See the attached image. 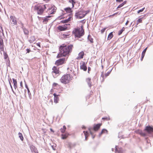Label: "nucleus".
<instances>
[{
    "label": "nucleus",
    "instance_id": "c03bdc74",
    "mask_svg": "<svg viewBox=\"0 0 153 153\" xmlns=\"http://www.w3.org/2000/svg\"><path fill=\"white\" fill-rule=\"evenodd\" d=\"M89 131L90 134L92 135L93 138H94L95 137V136H93V133L91 131L90 129H89Z\"/></svg>",
    "mask_w": 153,
    "mask_h": 153
},
{
    "label": "nucleus",
    "instance_id": "a878e982",
    "mask_svg": "<svg viewBox=\"0 0 153 153\" xmlns=\"http://www.w3.org/2000/svg\"><path fill=\"white\" fill-rule=\"evenodd\" d=\"M113 34L112 32L110 33L108 35V40H110L113 37Z\"/></svg>",
    "mask_w": 153,
    "mask_h": 153
},
{
    "label": "nucleus",
    "instance_id": "864d4df0",
    "mask_svg": "<svg viewBox=\"0 0 153 153\" xmlns=\"http://www.w3.org/2000/svg\"><path fill=\"white\" fill-rule=\"evenodd\" d=\"M20 86L22 87V88L23 87V84H22V81H21L20 83Z\"/></svg>",
    "mask_w": 153,
    "mask_h": 153
},
{
    "label": "nucleus",
    "instance_id": "bb28decb",
    "mask_svg": "<svg viewBox=\"0 0 153 153\" xmlns=\"http://www.w3.org/2000/svg\"><path fill=\"white\" fill-rule=\"evenodd\" d=\"M66 129V127L65 126H63V128H62L60 129V131L62 133H63L65 132V130Z\"/></svg>",
    "mask_w": 153,
    "mask_h": 153
},
{
    "label": "nucleus",
    "instance_id": "774afa93",
    "mask_svg": "<svg viewBox=\"0 0 153 153\" xmlns=\"http://www.w3.org/2000/svg\"><path fill=\"white\" fill-rule=\"evenodd\" d=\"M111 150L112 151H113L114 150V149L113 148H112Z\"/></svg>",
    "mask_w": 153,
    "mask_h": 153
},
{
    "label": "nucleus",
    "instance_id": "2f4dec72",
    "mask_svg": "<svg viewBox=\"0 0 153 153\" xmlns=\"http://www.w3.org/2000/svg\"><path fill=\"white\" fill-rule=\"evenodd\" d=\"M69 2L72 4V7H74L75 2L73 0H69Z\"/></svg>",
    "mask_w": 153,
    "mask_h": 153
},
{
    "label": "nucleus",
    "instance_id": "412c9836",
    "mask_svg": "<svg viewBox=\"0 0 153 153\" xmlns=\"http://www.w3.org/2000/svg\"><path fill=\"white\" fill-rule=\"evenodd\" d=\"M56 8L55 7H52L51 8H49L48 10H51L52 11L53 10V11L52 12H51V14H53L54 13V12L56 11Z\"/></svg>",
    "mask_w": 153,
    "mask_h": 153
},
{
    "label": "nucleus",
    "instance_id": "4468645a",
    "mask_svg": "<svg viewBox=\"0 0 153 153\" xmlns=\"http://www.w3.org/2000/svg\"><path fill=\"white\" fill-rule=\"evenodd\" d=\"M84 55V53L83 51H82L79 53L78 54V56L77 57L76 59H82Z\"/></svg>",
    "mask_w": 153,
    "mask_h": 153
},
{
    "label": "nucleus",
    "instance_id": "a211bd4d",
    "mask_svg": "<svg viewBox=\"0 0 153 153\" xmlns=\"http://www.w3.org/2000/svg\"><path fill=\"white\" fill-rule=\"evenodd\" d=\"M52 70L53 71L52 72V74H53V73L55 74H57L59 73V70L57 69V68L55 67H54L53 68Z\"/></svg>",
    "mask_w": 153,
    "mask_h": 153
},
{
    "label": "nucleus",
    "instance_id": "6ab92c4d",
    "mask_svg": "<svg viewBox=\"0 0 153 153\" xmlns=\"http://www.w3.org/2000/svg\"><path fill=\"white\" fill-rule=\"evenodd\" d=\"M64 10L66 11V13H69L70 14H71L72 11L71 8L69 7L65 8H64Z\"/></svg>",
    "mask_w": 153,
    "mask_h": 153
},
{
    "label": "nucleus",
    "instance_id": "c756f323",
    "mask_svg": "<svg viewBox=\"0 0 153 153\" xmlns=\"http://www.w3.org/2000/svg\"><path fill=\"white\" fill-rule=\"evenodd\" d=\"M19 135V138H20V140L22 141H23L24 139L23 137L22 136V134L21 133L19 132L18 134Z\"/></svg>",
    "mask_w": 153,
    "mask_h": 153
},
{
    "label": "nucleus",
    "instance_id": "338daca9",
    "mask_svg": "<svg viewBox=\"0 0 153 153\" xmlns=\"http://www.w3.org/2000/svg\"><path fill=\"white\" fill-rule=\"evenodd\" d=\"M117 14V13H114V14H113V15H112V16H114V15H115V14Z\"/></svg>",
    "mask_w": 153,
    "mask_h": 153
},
{
    "label": "nucleus",
    "instance_id": "ddd939ff",
    "mask_svg": "<svg viewBox=\"0 0 153 153\" xmlns=\"http://www.w3.org/2000/svg\"><path fill=\"white\" fill-rule=\"evenodd\" d=\"M10 18L13 22V25H16L17 24V21L16 18L14 16H10Z\"/></svg>",
    "mask_w": 153,
    "mask_h": 153
},
{
    "label": "nucleus",
    "instance_id": "603ef678",
    "mask_svg": "<svg viewBox=\"0 0 153 153\" xmlns=\"http://www.w3.org/2000/svg\"><path fill=\"white\" fill-rule=\"evenodd\" d=\"M27 92H28V95H29V96L30 95H31V93L30 92V91L29 90H27Z\"/></svg>",
    "mask_w": 153,
    "mask_h": 153
},
{
    "label": "nucleus",
    "instance_id": "aec40b11",
    "mask_svg": "<svg viewBox=\"0 0 153 153\" xmlns=\"http://www.w3.org/2000/svg\"><path fill=\"white\" fill-rule=\"evenodd\" d=\"M67 27H64L61 26H59L58 27V29L60 31H64L66 30Z\"/></svg>",
    "mask_w": 153,
    "mask_h": 153
},
{
    "label": "nucleus",
    "instance_id": "ea45409f",
    "mask_svg": "<svg viewBox=\"0 0 153 153\" xmlns=\"http://www.w3.org/2000/svg\"><path fill=\"white\" fill-rule=\"evenodd\" d=\"M62 138L63 139H65L67 137V136L66 135H64L63 134H62Z\"/></svg>",
    "mask_w": 153,
    "mask_h": 153
},
{
    "label": "nucleus",
    "instance_id": "09e8293b",
    "mask_svg": "<svg viewBox=\"0 0 153 153\" xmlns=\"http://www.w3.org/2000/svg\"><path fill=\"white\" fill-rule=\"evenodd\" d=\"M26 51L27 53H29L30 51V50L29 49L27 48L26 49Z\"/></svg>",
    "mask_w": 153,
    "mask_h": 153
},
{
    "label": "nucleus",
    "instance_id": "58836bf2",
    "mask_svg": "<svg viewBox=\"0 0 153 153\" xmlns=\"http://www.w3.org/2000/svg\"><path fill=\"white\" fill-rule=\"evenodd\" d=\"M84 13L85 16L87 14H88L89 12V10H88L87 11H85L84 10Z\"/></svg>",
    "mask_w": 153,
    "mask_h": 153
},
{
    "label": "nucleus",
    "instance_id": "7c9ffc66",
    "mask_svg": "<svg viewBox=\"0 0 153 153\" xmlns=\"http://www.w3.org/2000/svg\"><path fill=\"white\" fill-rule=\"evenodd\" d=\"M83 133H84L85 136V140H87V137L88 136V133L87 131H83Z\"/></svg>",
    "mask_w": 153,
    "mask_h": 153
},
{
    "label": "nucleus",
    "instance_id": "4c0bfd02",
    "mask_svg": "<svg viewBox=\"0 0 153 153\" xmlns=\"http://www.w3.org/2000/svg\"><path fill=\"white\" fill-rule=\"evenodd\" d=\"M111 70H112V69L110 71L106 73L105 74V77H106L107 76H108L109 75V74H110V73H111Z\"/></svg>",
    "mask_w": 153,
    "mask_h": 153
},
{
    "label": "nucleus",
    "instance_id": "680f3d73",
    "mask_svg": "<svg viewBox=\"0 0 153 153\" xmlns=\"http://www.w3.org/2000/svg\"><path fill=\"white\" fill-rule=\"evenodd\" d=\"M88 73H89V71H90V70H91V68H89V67H88Z\"/></svg>",
    "mask_w": 153,
    "mask_h": 153
},
{
    "label": "nucleus",
    "instance_id": "e433bc0d",
    "mask_svg": "<svg viewBox=\"0 0 153 153\" xmlns=\"http://www.w3.org/2000/svg\"><path fill=\"white\" fill-rule=\"evenodd\" d=\"M51 147L52 148V149L54 150H55L56 149V144H55L53 145H52L51 146Z\"/></svg>",
    "mask_w": 153,
    "mask_h": 153
},
{
    "label": "nucleus",
    "instance_id": "4d7b16f0",
    "mask_svg": "<svg viewBox=\"0 0 153 153\" xmlns=\"http://www.w3.org/2000/svg\"><path fill=\"white\" fill-rule=\"evenodd\" d=\"M125 29V28L124 27H123L121 30H122V31H123Z\"/></svg>",
    "mask_w": 153,
    "mask_h": 153
},
{
    "label": "nucleus",
    "instance_id": "8fccbe9b",
    "mask_svg": "<svg viewBox=\"0 0 153 153\" xmlns=\"http://www.w3.org/2000/svg\"><path fill=\"white\" fill-rule=\"evenodd\" d=\"M72 19V18L71 17H70L67 19L68 21L69 22Z\"/></svg>",
    "mask_w": 153,
    "mask_h": 153
},
{
    "label": "nucleus",
    "instance_id": "9b49d317",
    "mask_svg": "<svg viewBox=\"0 0 153 153\" xmlns=\"http://www.w3.org/2000/svg\"><path fill=\"white\" fill-rule=\"evenodd\" d=\"M91 79L90 78H88L86 79V81L88 84L89 87L91 88L92 85V82L91 81Z\"/></svg>",
    "mask_w": 153,
    "mask_h": 153
},
{
    "label": "nucleus",
    "instance_id": "bf43d9fd",
    "mask_svg": "<svg viewBox=\"0 0 153 153\" xmlns=\"http://www.w3.org/2000/svg\"><path fill=\"white\" fill-rule=\"evenodd\" d=\"M126 1H124L123 3H122L123 5H124L125 4H126Z\"/></svg>",
    "mask_w": 153,
    "mask_h": 153
},
{
    "label": "nucleus",
    "instance_id": "7ed1b4c3",
    "mask_svg": "<svg viewBox=\"0 0 153 153\" xmlns=\"http://www.w3.org/2000/svg\"><path fill=\"white\" fill-rule=\"evenodd\" d=\"M144 131L146 132L145 133L142 131H138V133L141 136L145 137L147 135V134H150L153 133V128L150 126H147L144 129Z\"/></svg>",
    "mask_w": 153,
    "mask_h": 153
},
{
    "label": "nucleus",
    "instance_id": "1a4fd4ad",
    "mask_svg": "<svg viewBox=\"0 0 153 153\" xmlns=\"http://www.w3.org/2000/svg\"><path fill=\"white\" fill-rule=\"evenodd\" d=\"M0 51H4V46L3 40L0 37Z\"/></svg>",
    "mask_w": 153,
    "mask_h": 153
},
{
    "label": "nucleus",
    "instance_id": "3c124183",
    "mask_svg": "<svg viewBox=\"0 0 153 153\" xmlns=\"http://www.w3.org/2000/svg\"><path fill=\"white\" fill-rule=\"evenodd\" d=\"M123 1V0H116V1L118 2H122Z\"/></svg>",
    "mask_w": 153,
    "mask_h": 153
},
{
    "label": "nucleus",
    "instance_id": "13d9d810",
    "mask_svg": "<svg viewBox=\"0 0 153 153\" xmlns=\"http://www.w3.org/2000/svg\"><path fill=\"white\" fill-rule=\"evenodd\" d=\"M84 20H82V21H80V22H82V23H85V22L84 21Z\"/></svg>",
    "mask_w": 153,
    "mask_h": 153
},
{
    "label": "nucleus",
    "instance_id": "5fc2aeb1",
    "mask_svg": "<svg viewBox=\"0 0 153 153\" xmlns=\"http://www.w3.org/2000/svg\"><path fill=\"white\" fill-rule=\"evenodd\" d=\"M144 56L143 55H143H141V60L142 61L143 60V59Z\"/></svg>",
    "mask_w": 153,
    "mask_h": 153
},
{
    "label": "nucleus",
    "instance_id": "79ce46f5",
    "mask_svg": "<svg viewBox=\"0 0 153 153\" xmlns=\"http://www.w3.org/2000/svg\"><path fill=\"white\" fill-rule=\"evenodd\" d=\"M68 22V20L67 19H65L64 20H62L61 21V22H62V23H66Z\"/></svg>",
    "mask_w": 153,
    "mask_h": 153
},
{
    "label": "nucleus",
    "instance_id": "20e7f679",
    "mask_svg": "<svg viewBox=\"0 0 153 153\" xmlns=\"http://www.w3.org/2000/svg\"><path fill=\"white\" fill-rule=\"evenodd\" d=\"M46 5H36L34 7L35 10L37 11V13L39 15H42L45 9L47 8Z\"/></svg>",
    "mask_w": 153,
    "mask_h": 153
},
{
    "label": "nucleus",
    "instance_id": "6e6552de",
    "mask_svg": "<svg viewBox=\"0 0 153 153\" xmlns=\"http://www.w3.org/2000/svg\"><path fill=\"white\" fill-rule=\"evenodd\" d=\"M80 67L81 69L85 71L87 70V67L85 65V62H83L80 63Z\"/></svg>",
    "mask_w": 153,
    "mask_h": 153
},
{
    "label": "nucleus",
    "instance_id": "69168bd1",
    "mask_svg": "<svg viewBox=\"0 0 153 153\" xmlns=\"http://www.w3.org/2000/svg\"><path fill=\"white\" fill-rule=\"evenodd\" d=\"M9 84L10 85H11V83L10 82V80L9 79Z\"/></svg>",
    "mask_w": 153,
    "mask_h": 153
},
{
    "label": "nucleus",
    "instance_id": "f8f14e48",
    "mask_svg": "<svg viewBox=\"0 0 153 153\" xmlns=\"http://www.w3.org/2000/svg\"><path fill=\"white\" fill-rule=\"evenodd\" d=\"M115 152L116 153H124L121 148H117V146H115Z\"/></svg>",
    "mask_w": 153,
    "mask_h": 153
},
{
    "label": "nucleus",
    "instance_id": "473e14b6",
    "mask_svg": "<svg viewBox=\"0 0 153 153\" xmlns=\"http://www.w3.org/2000/svg\"><path fill=\"white\" fill-rule=\"evenodd\" d=\"M142 19L143 17H142L141 18H140L139 19H138L137 21V24H139L140 23H141L142 22Z\"/></svg>",
    "mask_w": 153,
    "mask_h": 153
},
{
    "label": "nucleus",
    "instance_id": "49530a36",
    "mask_svg": "<svg viewBox=\"0 0 153 153\" xmlns=\"http://www.w3.org/2000/svg\"><path fill=\"white\" fill-rule=\"evenodd\" d=\"M105 29H106V28H104L101 30V32L102 33H103L105 31Z\"/></svg>",
    "mask_w": 153,
    "mask_h": 153
},
{
    "label": "nucleus",
    "instance_id": "6e6d98bb",
    "mask_svg": "<svg viewBox=\"0 0 153 153\" xmlns=\"http://www.w3.org/2000/svg\"><path fill=\"white\" fill-rule=\"evenodd\" d=\"M36 45L37 46H39V47H40V45L39 43H36Z\"/></svg>",
    "mask_w": 153,
    "mask_h": 153
},
{
    "label": "nucleus",
    "instance_id": "37998d69",
    "mask_svg": "<svg viewBox=\"0 0 153 153\" xmlns=\"http://www.w3.org/2000/svg\"><path fill=\"white\" fill-rule=\"evenodd\" d=\"M122 3L121 4H120L117 7V9H118L119 8H120L123 7L124 5Z\"/></svg>",
    "mask_w": 153,
    "mask_h": 153
},
{
    "label": "nucleus",
    "instance_id": "39448f33",
    "mask_svg": "<svg viewBox=\"0 0 153 153\" xmlns=\"http://www.w3.org/2000/svg\"><path fill=\"white\" fill-rule=\"evenodd\" d=\"M71 79V77L70 74H67L63 75L60 79L61 83L66 84L69 83Z\"/></svg>",
    "mask_w": 153,
    "mask_h": 153
},
{
    "label": "nucleus",
    "instance_id": "a18cd8bd",
    "mask_svg": "<svg viewBox=\"0 0 153 153\" xmlns=\"http://www.w3.org/2000/svg\"><path fill=\"white\" fill-rule=\"evenodd\" d=\"M123 31H122L121 30H120L118 33V34L119 35H120L123 33Z\"/></svg>",
    "mask_w": 153,
    "mask_h": 153
},
{
    "label": "nucleus",
    "instance_id": "5701e85b",
    "mask_svg": "<svg viewBox=\"0 0 153 153\" xmlns=\"http://www.w3.org/2000/svg\"><path fill=\"white\" fill-rule=\"evenodd\" d=\"M36 40L35 37L34 36H31L30 38V39L29 40V42L30 43H33Z\"/></svg>",
    "mask_w": 153,
    "mask_h": 153
},
{
    "label": "nucleus",
    "instance_id": "a19ab883",
    "mask_svg": "<svg viewBox=\"0 0 153 153\" xmlns=\"http://www.w3.org/2000/svg\"><path fill=\"white\" fill-rule=\"evenodd\" d=\"M144 9H145V7H144V8H143L142 9L139 10L137 12V13H140V12H143Z\"/></svg>",
    "mask_w": 153,
    "mask_h": 153
},
{
    "label": "nucleus",
    "instance_id": "dca6fc26",
    "mask_svg": "<svg viewBox=\"0 0 153 153\" xmlns=\"http://www.w3.org/2000/svg\"><path fill=\"white\" fill-rule=\"evenodd\" d=\"M30 149L32 152H34L35 153H39L36 148L34 146H31Z\"/></svg>",
    "mask_w": 153,
    "mask_h": 153
},
{
    "label": "nucleus",
    "instance_id": "b1692460",
    "mask_svg": "<svg viewBox=\"0 0 153 153\" xmlns=\"http://www.w3.org/2000/svg\"><path fill=\"white\" fill-rule=\"evenodd\" d=\"M51 17V16H46V17L44 18L43 19V22L44 23H46L48 22V19H47Z\"/></svg>",
    "mask_w": 153,
    "mask_h": 153
},
{
    "label": "nucleus",
    "instance_id": "0eeeda50",
    "mask_svg": "<svg viewBox=\"0 0 153 153\" xmlns=\"http://www.w3.org/2000/svg\"><path fill=\"white\" fill-rule=\"evenodd\" d=\"M65 60V58L60 59L56 61L55 64L58 66L61 65L64 63Z\"/></svg>",
    "mask_w": 153,
    "mask_h": 153
},
{
    "label": "nucleus",
    "instance_id": "c85d7f7f",
    "mask_svg": "<svg viewBox=\"0 0 153 153\" xmlns=\"http://www.w3.org/2000/svg\"><path fill=\"white\" fill-rule=\"evenodd\" d=\"M101 77L102 78V79H101V82H103L104 81L105 79L104 75L103 72H101Z\"/></svg>",
    "mask_w": 153,
    "mask_h": 153
},
{
    "label": "nucleus",
    "instance_id": "393cba45",
    "mask_svg": "<svg viewBox=\"0 0 153 153\" xmlns=\"http://www.w3.org/2000/svg\"><path fill=\"white\" fill-rule=\"evenodd\" d=\"M107 132L108 131L107 130H106L105 129H103L102 130L101 132L99 134V136H100L103 133H107Z\"/></svg>",
    "mask_w": 153,
    "mask_h": 153
},
{
    "label": "nucleus",
    "instance_id": "f03ea898",
    "mask_svg": "<svg viewBox=\"0 0 153 153\" xmlns=\"http://www.w3.org/2000/svg\"><path fill=\"white\" fill-rule=\"evenodd\" d=\"M73 32L75 36L78 38H80L84 34V30L82 25L81 26V28L77 27L75 28Z\"/></svg>",
    "mask_w": 153,
    "mask_h": 153
},
{
    "label": "nucleus",
    "instance_id": "2eb2a0df",
    "mask_svg": "<svg viewBox=\"0 0 153 153\" xmlns=\"http://www.w3.org/2000/svg\"><path fill=\"white\" fill-rule=\"evenodd\" d=\"M101 125V124L100 123L94 125L93 128L94 130L95 131H97L100 128Z\"/></svg>",
    "mask_w": 153,
    "mask_h": 153
},
{
    "label": "nucleus",
    "instance_id": "72a5a7b5",
    "mask_svg": "<svg viewBox=\"0 0 153 153\" xmlns=\"http://www.w3.org/2000/svg\"><path fill=\"white\" fill-rule=\"evenodd\" d=\"M3 55L4 56V58L5 59H7L8 57V55L4 51H3Z\"/></svg>",
    "mask_w": 153,
    "mask_h": 153
},
{
    "label": "nucleus",
    "instance_id": "cd10ccee",
    "mask_svg": "<svg viewBox=\"0 0 153 153\" xmlns=\"http://www.w3.org/2000/svg\"><path fill=\"white\" fill-rule=\"evenodd\" d=\"M88 39L90 41L91 43H93V39L91 37L90 35H89L88 36Z\"/></svg>",
    "mask_w": 153,
    "mask_h": 153
},
{
    "label": "nucleus",
    "instance_id": "9d476101",
    "mask_svg": "<svg viewBox=\"0 0 153 153\" xmlns=\"http://www.w3.org/2000/svg\"><path fill=\"white\" fill-rule=\"evenodd\" d=\"M53 95L54 96V102L56 103L58 102V101L59 100L58 96H59V95H57L56 94L54 93Z\"/></svg>",
    "mask_w": 153,
    "mask_h": 153
},
{
    "label": "nucleus",
    "instance_id": "f257e3e1",
    "mask_svg": "<svg viewBox=\"0 0 153 153\" xmlns=\"http://www.w3.org/2000/svg\"><path fill=\"white\" fill-rule=\"evenodd\" d=\"M73 48L72 45H67L64 44L61 45L59 48V53L57 57L59 58L61 56H68L71 53Z\"/></svg>",
    "mask_w": 153,
    "mask_h": 153
},
{
    "label": "nucleus",
    "instance_id": "423d86ee",
    "mask_svg": "<svg viewBox=\"0 0 153 153\" xmlns=\"http://www.w3.org/2000/svg\"><path fill=\"white\" fill-rule=\"evenodd\" d=\"M83 12L84 10L82 9L79 10L75 14V16L76 18L81 19L84 17L85 16Z\"/></svg>",
    "mask_w": 153,
    "mask_h": 153
},
{
    "label": "nucleus",
    "instance_id": "e2e57ef3",
    "mask_svg": "<svg viewBox=\"0 0 153 153\" xmlns=\"http://www.w3.org/2000/svg\"><path fill=\"white\" fill-rule=\"evenodd\" d=\"M25 87L26 88H27L28 86L27 84L25 83Z\"/></svg>",
    "mask_w": 153,
    "mask_h": 153
},
{
    "label": "nucleus",
    "instance_id": "f3484780",
    "mask_svg": "<svg viewBox=\"0 0 153 153\" xmlns=\"http://www.w3.org/2000/svg\"><path fill=\"white\" fill-rule=\"evenodd\" d=\"M22 27L25 34L26 35H28L29 34L28 30L24 27L23 24L22 23Z\"/></svg>",
    "mask_w": 153,
    "mask_h": 153
},
{
    "label": "nucleus",
    "instance_id": "f704fd0d",
    "mask_svg": "<svg viewBox=\"0 0 153 153\" xmlns=\"http://www.w3.org/2000/svg\"><path fill=\"white\" fill-rule=\"evenodd\" d=\"M147 48L148 47H147L146 48H145L144 49V50L143 51L142 53V55H143H143L145 56V53H146V51L147 49Z\"/></svg>",
    "mask_w": 153,
    "mask_h": 153
},
{
    "label": "nucleus",
    "instance_id": "c9c22d12",
    "mask_svg": "<svg viewBox=\"0 0 153 153\" xmlns=\"http://www.w3.org/2000/svg\"><path fill=\"white\" fill-rule=\"evenodd\" d=\"M57 86H59V85L57 83H53V87L54 88H55V87Z\"/></svg>",
    "mask_w": 153,
    "mask_h": 153
},
{
    "label": "nucleus",
    "instance_id": "de8ad7c7",
    "mask_svg": "<svg viewBox=\"0 0 153 153\" xmlns=\"http://www.w3.org/2000/svg\"><path fill=\"white\" fill-rule=\"evenodd\" d=\"M68 147L70 149H71V143H68Z\"/></svg>",
    "mask_w": 153,
    "mask_h": 153
},
{
    "label": "nucleus",
    "instance_id": "0e129e2a",
    "mask_svg": "<svg viewBox=\"0 0 153 153\" xmlns=\"http://www.w3.org/2000/svg\"><path fill=\"white\" fill-rule=\"evenodd\" d=\"M10 86L11 88H12V90L13 91V92H13V88H12V85H10Z\"/></svg>",
    "mask_w": 153,
    "mask_h": 153
},
{
    "label": "nucleus",
    "instance_id": "052dcab7",
    "mask_svg": "<svg viewBox=\"0 0 153 153\" xmlns=\"http://www.w3.org/2000/svg\"><path fill=\"white\" fill-rule=\"evenodd\" d=\"M129 22V21H127L126 22V24H125V25H127L128 23Z\"/></svg>",
    "mask_w": 153,
    "mask_h": 153
},
{
    "label": "nucleus",
    "instance_id": "4be33fe9",
    "mask_svg": "<svg viewBox=\"0 0 153 153\" xmlns=\"http://www.w3.org/2000/svg\"><path fill=\"white\" fill-rule=\"evenodd\" d=\"M13 81V83L14 84L13 86L14 88L15 89L17 87V82L16 79H14V78L12 79Z\"/></svg>",
    "mask_w": 153,
    "mask_h": 153
}]
</instances>
